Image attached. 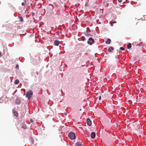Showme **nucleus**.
<instances>
[{
    "label": "nucleus",
    "instance_id": "nucleus-14",
    "mask_svg": "<svg viewBox=\"0 0 146 146\" xmlns=\"http://www.w3.org/2000/svg\"><path fill=\"white\" fill-rule=\"evenodd\" d=\"M19 19L20 20V21H21V22H22L23 21V18L22 17H21L19 18Z\"/></svg>",
    "mask_w": 146,
    "mask_h": 146
},
{
    "label": "nucleus",
    "instance_id": "nucleus-5",
    "mask_svg": "<svg viewBox=\"0 0 146 146\" xmlns=\"http://www.w3.org/2000/svg\"><path fill=\"white\" fill-rule=\"evenodd\" d=\"M86 121L88 125L90 126L91 125V122L89 118H88L87 119Z\"/></svg>",
    "mask_w": 146,
    "mask_h": 146
},
{
    "label": "nucleus",
    "instance_id": "nucleus-6",
    "mask_svg": "<svg viewBox=\"0 0 146 146\" xmlns=\"http://www.w3.org/2000/svg\"><path fill=\"white\" fill-rule=\"evenodd\" d=\"M96 136V133L94 132H92L91 134V137L92 139H94Z\"/></svg>",
    "mask_w": 146,
    "mask_h": 146
},
{
    "label": "nucleus",
    "instance_id": "nucleus-17",
    "mask_svg": "<svg viewBox=\"0 0 146 146\" xmlns=\"http://www.w3.org/2000/svg\"><path fill=\"white\" fill-rule=\"evenodd\" d=\"M16 68L18 69L19 68V66L18 64H17L16 66Z\"/></svg>",
    "mask_w": 146,
    "mask_h": 146
},
{
    "label": "nucleus",
    "instance_id": "nucleus-15",
    "mask_svg": "<svg viewBox=\"0 0 146 146\" xmlns=\"http://www.w3.org/2000/svg\"><path fill=\"white\" fill-rule=\"evenodd\" d=\"M108 41H109L108 43L109 44H110V42L111 41V40L110 39H109V38H108Z\"/></svg>",
    "mask_w": 146,
    "mask_h": 146
},
{
    "label": "nucleus",
    "instance_id": "nucleus-7",
    "mask_svg": "<svg viewBox=\"0 0 146 146\" xmlns=\"http://www.w3.org/2000/svg\"><path fill=\"white\" fill-rule=\"evenodd\" d=\"M76 146H82V144L80 141L77 142L76 143Z\"/></svg>",
    "mask_w": 146,
    "mask_h": 146
},
{
    "label": "nucleus",
    "instance_id": "nucleus-10",
    "mask_svg": "<svg viewBox=\"0 0 146 146\" xmlns=\"http://www.w3.org/2000/svg\"><path fill=\"white\" fill-rule=\"evenodd\" d=\"M15 102L17 104H19L21 103V101L19 99L17 98Z\"/></svg>",
    "mask_w": 146,
    "mask_h": 146
},
{
    "label": "nucleus",
    "instance_id": "nucleus-2",
    "mask_svg": "<svg viewBox=\"0 0 146 146\" xmlns=\"http://www.w3.org/2000/svg\"><path fill=\"white\" fill-rule=\"evenodd\" d=\"M68 137L69 138L71 139H75L76 138L75 134L72 132H71L69 133Z\"/></svg>",
    "mask_w": 146,
    "mask_h": 146
},
{
    "label": "nucleus",
    "instance_id": "nucleus-27",
    "mask_svg": "<svg viewBox=\"0 0 146 146\" xmlns=\"http://www.w3.org/2000/svg\"><path fill=\"white\" fill-rule=\"evenodd\" d=\"M65 115H67V114H66V113H65Z\"/></svg>",
    "mask_w": 146,
    "mask_h": 146
},
{
    "label": "nucleus",
    "instance_id": "nucleus-24",
    "mask_svg": "<svg viewBox=\"0 0 146 146\" xmlns=\"http://www.w3.org/2000/svg\"><path fill=\"white\" fill-rule=\"evenodd\" d=\"M108 41H106V44H108Z\"/></svg>",
    "mask_w": 146,
    "mask_h": 146
},
{
    "label": "nucleus",
    "instance_id": "nucleus-23",
    "mask_svg": "<svg viewBox=\"0 0 146 146\" xmlns=\"http://www.w3.org/2000/svg\"><path fill=\"white\" fill-rule=\"evenodd\" d=\"M36 74L37 75H38V72H36Z\"/></svg>",
    "mask_w": 146,
    "mask_h": 146
},
{
    "label": "nucleus",
    "instance_id": "nucleus-19",
    "mask_svg": "<svg viewBox=\"0 0 146 146\" xmlns=\"http://www.w3.org/2000/svg\"><path fill=\"white\" fill-rule=\"evenodd\" d=\"M22 127L24 128V129H26L27 127L26 126H22Z\"/></svg>",
    "mask_w": 146,
    "mask_h": 146
},
{
    "label": "nucleus",
    "instance_id": "nucleus-11",
    "mask_svg": "<svg viewBox=\"0 0 146 146\" xmlns=\"http://www.w3.org/2000/svg\"><path fill=\"white\" fill-rule=\"evenodd\" d=\"M131 47V44L130 43H129L128 44L127 46V48L128 49H130Z\"/></svg>",
    "mask_w": 146,
    "mask_h": 146
},
{
    "label": "nucleus",
    "instance_id": "nucleus-29",
    "mask_svg": "<svg viewBox=\"0 0 146 146\" xmlns=\"http://www.w3.org/2000/svg\"><path fill=\"white\" fill-rule=\"evenodd\" d=\"M1 4V2H0V4Z\"/></svg>",
    "mask_w": 146,
    "mask_h": 146
},
{
    "label": "nucleus",
    "instance_id": "nucleus-9",
    "mask_svg": "<svg viewBox=\"0 0 146 146\" xmlns=\"http://www.w3.org/2000/svg\"><path fill=\"white\" fill-rule=\"evenodd\" d=\"M13 112L15 116L17 117L18 116V113L16 111L13 110Z\"/></svg>",
    "mask_w": 146,
    "mask_h": 146
},
{
    "label": "nucleus",
    "instance_id": "nucleus-26",
    "mask_svg": "<svg viewBox=\"0 0 146 146\" xmlns=\"http://www.w3.org/2000/svg\"><path fill=\"white\" fill-rule=\"evenodd\" d=\"M61 92H62V93H63V91H62V90H61Z\"/></svg>",
    "mask_w": 146,
    "mask_h": 146
},
{
    "label": "nucleus",
    "instance_id": "nucleus-22",
    "mask_svg": "<svg viewBox=\"0 0 146 146\" xmlns=\"http://www.w3.org/2000/svg\"><path fill=\"white\" fill-rule=\"evenodd\" d=\"M118 1L119 2H121L122 1V0H118Z\"/></svg>",
    "mask_w": 146,
    "mask_h": 146
},
{
    "label": "nucleus",
    "instance_id": "nucleus-3",
    "mask_svg": "<svg viewBox=\"0 0 146 146\" xmlns=\"http://www.w3.org/2000/svg\"><path fill=\"white\" fill-rule=\"evenodd\" d=\"M94 40L92 37L89 38L88 41V43L90 45H92V43H94Z\"/></svg>",
    "mask_w": 146,
    "mask_h": 146
},
{
    "label": "nucleus",
    "instance_id": "nucleus-13",
    "mask_svg": "<svg viewBox=\"0 0 146 146\" xmlns=\"http://www.w3.org/2000/svg\"><path fill=\"white\" fill-rule=\"evenodd\" d=\"M19 82V81L18 79L16 80L14 82V84H18Z\"/></svg>",
    "mask_w": 146,
    "mask_h": 146
},
{
    "label": "nucleus",
    "instance_id": "nucleus-12",
    "mask_svg": "<svg viewBox=\"0 0 146 146\" xmlns=\"http://www.w3.org/2000/svg\"><path fill=\"white\" fill-rule=\"evenodd\" d=\"M111 50H113V48L112 47L110 46L109 48V49H108V51L109 52H111Z\"/></svg>",
    "mask_w": 146,
    "mask_h": 146
},
{
    "label": "nucleus",
    "instance_id": "nucleus-20",
    "mask_svg": "<svg viewBox=\"0 0 146 146\" xmlns=\"http://www.w3.org/2000/svg\"><path fill=\"white\" fill-rule=\"evenodd\" d=\"M30 121L32 123L33 122V121L32 119H30Z\"/></svg>",
    "mask_w": 146,
    "mask_h": 146
},
{
    "label": "nucleus",
    "instance_id": "nucleus-8",
    "mask_svg": "<svg viewBox=\"0 0 146 146\" xmlns=\"http://www.w3.org/2000/svg\"><path fill=\"white\" fill-rule=\"evenodd\" d=\"M54 43L56 46H58L60 43V42L58 40H55L54 41Z\"/></svg>",
    "mask_w": 146,
    "mask_h": 146
},
{
    "label": "nucleus",
    "instance_id": "nucleus-1",
    "mask_svg": "<svg viewBox=\"0 0 146 146\" xmlns=\"http://www.w3.org/2000/svg\"><path fill=\"white\" fill-rule=\"evenodd\" d=\"M33 94V92L31 90L27 92L26 94V97L28 98V99L29 100L31 98Z\"/></svg>",
    "mask_w": 146,
    "mask_h": 146
},
{
    "label": "nucleus",
    "instance_id": "nucleus-25",
    "mask_svg": "<svg viewBox=\"0 0 146 146\" xmlns=\"http://www.w3.org/2000/svg\"><path fill=\"white\" fill-rule=\"evenodd\" d=\"M1 52H0V57H1Z\"/></svg>",
    "mask_w": 146,
    "mask_h": 146
},
{
    "label": "nucleus",
    "instance_id": "nucleus-16",
    "mask_svg": "<svg viewBox=\"0 0 146 146\" xmlns=\"http://www.w3.org/2000/svg\"><path fill=\"white\" fill-rule=\"evenodd\" d=\"M120 50H125V49L123 47H121L120 48Z\"/></svg>",
    "mask_w": 146,
    "mask_h": 146
},
{
    "label": "nucleus",
    "instance_id": "nucleus-28",
    "mask_svg": "<svg viewBox=\"0 0 146 146\" xmlns=\"http://www.w3.org/2000/svg\"><path fill=\"white\" fill-rule=\"evenodd\" d=\"M81 110H81V109H80V111H81Z\"/></svg>",
    "mask_w": 146,
    "mask_h": 146
},
{
    "label": "nucleus",
    "instance_id": "nucleus-18",
    "mask_svg": "<svg viewBox=\"0 0 146 146\" xmlns=\"http://www.w3.org/2000/svg\"><path fill=\"white\" fill-rule=\"evenodd\" d=\"M25 3H26L25 2V3H22V4H21L22 5V6H24L25 5Z\"/></svg>",
    "mask_w": 146,
    "mask_h": 146
},
{
    "label": "nucleus",
    "instance_id": "nucleus-4",
    "mask_svg": "<svg viewBox=\"0 0 146 146\" xmlns=\"http://www.w3.org/2000/svg\"><path fill=\"white\" fill-rule=\"evenodd\" d=\"M53 9L52 7L50 5H49L46 8V11H51Z\"/></svg>",
    "mask_w": 146,
    "mask_h": 146
},
{
    "label": "nucleus",
    "instance_id": "nucleus-21",
    "mask_svg": "<svg viewBox=\"0 0 146 146\" xmlns=\"http://www.w3.org/2000/svg\"><path fill=\"white\" fill-rule=\"evenodd\" d=\"M101 96H100L99 97V100H101Z\"/></svg>",
    "mask_w": 146,
    "mask_h": 146
}]
</instances>
